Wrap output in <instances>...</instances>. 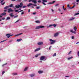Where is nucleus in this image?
Returning a JSON list of instances; mask_svg holds the SVG:
<instances>
[{
	"mask_svg": "<svg viewBox=\"0 0 79 79\" xmlns=\"http://www.w3.org/2000/svg\"><path fill=\"white\" fill-rule=\"evenodd\" d=\"M5 19V18H3L2 19V20H4Z\"/></svg>",
	"mask_w": 79,
	"mask_h": 79,
	"instance_id": "nucleus-55",
	"label": "nucleus"
},
{
	"mask_svg": "<svg viewBox=\"0 0 79 79\" xmlns=\"http://www.w3.org/2000/svg\"><path fill=\"white\" fill-rule=\"evenodd\" d=\"M21 40H22V39H18L17 40V42H20V41H21Z\"/></svg>",
	"mask_w": 79,
	"mask_h": 79,
	"instance_id": "nucleus-21",
	"label": "nucleus"
},
{
	"mask_svg": "<svg viewBox=\"0 0 79 79\" xmlns=\"http://www.w3.org/2000/svg\"><path fill=\"white\" fill-rule=\"evenodd\" d=\"M73 58V56H71L70 57L68 58V60H69L70 59H72V58Z\"/></svg>",
	"mask_w": 79,
	"mask_h": 79,
	"instance_id": "nucleus-30",
	"label": "nucleus"
},
{
	"mask_svg": "<svg viewBox=\"0 0 79 79\" xmlns=\"http://www.w3.org/2000/svg\"><path fill=\"white\" fill-rule=\"evenodd\" d=\"M75 6V5H74L72 7H71V9H73V8H74V7Z\"/></svg>",
	"mask_w": 79,
	"mask_h": 79,
	"instance_id": "nucleus-38",
	"label": "nucleus"
},
{
	"mask_svg": "<svg viewBox=\"0 0 79 79\" xmlns=\"http://www.w3.org/2000/svg\"><path fill=\"white\" fill-rule=\"evenodd\" d=\"M13 10L11 8H9L8 9V13H11V12H13Z\"/></svg>",
	"mask_w": 79,
	"mask_h": 79,
	"instance_id": "nucleus-8",
	"label": "nucleus"
},
{
	"mask_svg": "<svg viewBox=\"0 0 79 79\" xmlns=\"http://www.w3.org/2000/svg\"><path fill=\"white\" fill-rule=\"evenodd\" d=\"M18 15H16V16H14V18H17L18 17Z\"/></svg>",
	"mask_w": 79,
	"mask_h": 79,
	"instance_id": "nucleus-47",
	"label": "nucleus"
},
{
	"mask_svg": "<svg viewBox=\"0 0 79 79\" xmlns=\"http://www.w3.org/2000/svg\"><path fill=\"white\" fill-rule=\"evenodd\" d=\"M20 5H16L15 6V8H22V6H23V3L21 2L20 3Z\"/></svg>",
	"mask_w": 79,
	"mask_h": 79,
	"instance_id": "nucleus-2",
	"label": "nucleus"
},
{
	"mask_svg": "<svg viewBox=\"0 0 79 79\" xmlns=\"http://www.w3.org/2000/svg\"><path fill=\"white\" fill-rule=\"evenodd\" d=\"M6 40H4L2 41H1V42H0V43H2V42H5V41H6Z\"/></svg>",
	"mask_w": 79,
	"mask_h": 79,
	"instance_id": "nucleus-32",
	"label": "nucleus"
},
{
	"mask_svg": "<svg viewBox=\"0 0 79 79\" xmlns=\"http://www.w3.org/2000/svg\"><path fill=\"white\" fill-rule=\"evenodd\" d=\"M12 42V40H10L9 41V42Z\"/></svg>",
	"mask_w": 79,
	"mask_h": 79,
	"instance_id": "nucleus-59",
	"label": "nucleus"
},
{
	"mask_svg": "<svg viewBox=\"0 0 79 79\" xmlns=\"http://www.w3.org/2000/svg\"><path fill=\"white\" fill-rule=\"evenodd\" d=\"M9 8V6H7L4 7V9H8Z\"/></svg>",
	"mask_w": 79,
	"mask_h": 79,
	"instance_id": "nucleus-26",
	"label": "nucleus"
},
{
	"mask_svg": "<svg viewBox=\"0 0 79 79\" xmlns=\"http://www.w3.org/2000/svg\"><path fill=\"white\" fill-rule=\"evenodd\" d=\"M51 47H52V46H51L49 48V50H50V49H51Z\"/></svg>",
	"mask_w": 79,
	"mask_h": 79,
	"instance_id": "nucleus-50",
	"label": "nucleus"
},
{
	"mask_svg": "<svg viewBox=\"0 0 79 79\" xmlns=\"http://www.w3.org/2000/svg\"><path fill=\"white\" fill-rule=\"evenodd\" d=\"M52 26H54V27H56V24H55L52 25Z\"/></svg>",
	"mask_w": 79,
	"mask_h": 79,
	"instance_id": "nucleus-42",
	"label": "nucleus"
},
{
	"mask_svg": "<svg viewBox=\"0 0 79 79\" xmlns=\"http://www.w3.org/2000/svg\"><path fill=\"white\" fill-rule=\"evenodd\" d=\"M37 9H39L40 8V7L38 6L36 7Z\"/></svg>",
	"mask_w": 79,
	"mask_h": 79,
	"instance_id": "nucleus-48",
	"label": "nucleus"
},
{
	"mask_svg": "<svg viewBox=\"0 0 79 79\" xmlns=\"http://www.w3.org/2000/svg\"><path fill=\"white\" fill-rule=\"evenodd\" d=\"M59 4H57L55 5V6H59Z\"/></svg>",
	"mask_w": 79,
	"mask_h": 79,
	"instance_id": "nucleus-31",
	"label": "nucleus"
},
{
	"mask_svg": "<svg viewBox=\"0 0 79 79\" xmlns=\"http://www.w3.org/2000/svg\"><path fill=\"white\" fill-rule=\"evenodd\" d=\"M27 6H24L22 7V8H26V7H27Z\"/></svg>",
	"mask_w": 79,
	"mask_h": 79,
	"instance_id": "nucleus-43",
	"label": "nucleus"
},
{
	"mask_svg": "<svg viewBox=\"0 0 79 79\" xmlns=\"http://www.w3.org/2000/svg\"><path fill=\"white\" fill-rule=\"evenodd\" d=\"M28 67H26L24 69V71H27L28 69Z\"/></svg>",
	"mask_w": 79,
	"mask_h": 79,
	"instance_id": "nucleus-18",
	"label": "nucleus"
},
{
	"mask_svg": "<svg viewBox=\"0 0 79 79\" xmlns=\"http://www.w3.org/2000/svg\"><path fill=\"white\" fill-rule=\"evenodd\" d=\"M30 76L31 77H34V76H35V74L33 73L30 74Z\"/></svg>",
	"mask_w": 79,
	"mask_h": 79,
	"instance_id": "nucleus-11",
	"label": "nucleus"
},
{
	"mask_svg": "<svg viewBox=\"0 0 79 79\" xmlns=\"http://www.w3.org/2000/svg\"><path fill=\"white\" fill-rule=\"evenodd\" d=\"M49 41L51 42L50 44H54L56 42V40H53L52 39H49Z\"/></svg>",
	"mask_w": 79,
	"mask_h": 79,
	"instance_id": "nucleus-4",
	"label": "nucleus"
},
{
	"mask_svg": "<svg viewBox=\"0 0 79 79\" xmlns=\"http://www.w3.org/2000/svg\"><path fill=\"white\" fill-rule=\"evenodd\" d=\"M17 1L18 2H21V0H18Z\"/></svg>",
	"mask_w": 79,
	"mask_h": 79,
	"instance_id": "nucleus-56",
	"label": "nucleus"
},
{
	"mask_svg": "<svg viewBox=\"0 0 79 79\" xmlns=\"http://www.w3.org/2000/svg\"><path fill=\"white\" fill-rule=\"evenodd\" d=\"M35 22L36 23H40V21L39 20L36 21Z\"/></svg>",
	"mask_w": 79,
	"mask_h": 79,
	"instance_id": "nucleus-28",
	"label": "nucleus"
},
{
	"mask_svg": "<svg viewBox=\"0 0 79 79\" xmlns=\"http://www.w3.org/2000/svg\"><path fill=\"white\" fill-rule=\"evenodd\" d=\"M21 34H23V33H20L19 34H18L17 35H15V36H18V35H21Z\"/></svg>",
	"mask_w": 79,
	"mask_h": 79,
	"instance_id": "nucleus-27",
	"label": "nucleus"
},
{
	"mask_svg": "<svg viewBox=\"0 0 79 79\" xmlns=\"http://www.w3.org/2000/svg\"><path fill=\"white\" fill-rule=\"evenodd\" d=\"M5 73V72L4 71L2 72V75L4 74V73Z\"/></svg>",
	"mask_w": 79,
	"mask_h": 79,
	"instance_id": "nucleus-54",
	"label": "nucleus"
},
{
	"mask_svg": "<svg viewBox=\"0 0 79 79\" xmlns=\"http://www.w3.org/2000/svg\"><path fill=\"white\" fill-rule=\"evenodd\" d=\"M40 55V54H36L35 55V56L36 58H37V57H38V56H39Z\"/></svg>",
	"mask_w": 79,
	"mask_h": 79,
	"instance_id": "nucleus-22",
	"label": "nucleus"
},
{
	"mask_svg": "<svg viewBox=\"0 0 79 79\" xmlns=\"http://www.w3.org/2000/svg\"><path fill=\"white\" fill-rule=\"evenodd\" d=\"M6 64H7V63H6L5 64H4L2 65V67H3V66H5V65H6Z\"/></svg>",
	"mask_w": 79,
	"mask_h": 79,
	"instance_id": "nucleus-39",
	"label": "nucleus"
},
{
	"mask_svg": "<svg viewBox=\"0 0 79 79\" xmlns=\"http://www.w3.org/2000/svg\"><path fill=\"white\" fill-rule=\"evenodd\" d=\"M67 6L69 9H71V7L69 6V4L67 5Z\"/></svg>",
	"mask_w": 79,
	"mask_h": 79,
	"instance_id": "nucleus-19",
	"label": "nucleus"
},
{
	"mask_svg": "<svg viewBox=\"0 0 79 79\" xmlns=\"http://www.w3.org/2000/svg\"><path fill=\"white\" fill-rule=\"evenodd\" d=\"M72 51H70L68 53V55H70V54H71Z\"/></svg>",
	"mask_w": 79,
	"mask_h": 79,
	"instance_id": "nucleus-37",
	"label": "nucleus"
},
{
	"mask_svg": "<svg viewBox=\"0 0 79 79\" xmlns=\"http://www.w3.org/2000/svg\"><path fill=\"white\" fill-rule=\"evenodd\" d=\"M31 1L34 3V4H36L37 3V0H29V2H31Z\"/></svg>",
	"mask_w": 79,
	"mask_h": 79,
	"instance_id": "nucleus-5",
	"label": "nucleus"
},
{
	"mask_svg": "<svg viewBox=\"0 0 79 79\" xmlns=\"http://www.w3.org/2000/svg\"><path fill=\"white\" fill-rule=\"evenodd\" d=\"M64 6H63V10H66V9L64 8Z\"/></svg>",
	"mask_w": 79,
	"mask_h": 79,
	"instance_id": "nucleus-41",
	"label": "nucleus"
},
{
	"mask_svg": "<svg viewBox=\"0 0 79 79\" xmlns=\"http://www.w3.org/2000/svg\"><path fill=\"white\" fill-rule=\"evenodd\" d=\"M75 19V17H72L71 18L69 19V21H72V20H73V19Z\"/></svg>",
	"mask_w": 79,
	"mask_h": 79,
	"instance_id": "nucleus-17",
	"label": "nucleus"
},
{
	"mask_svg": "<svg viewBox=\"0 0 79 79\" xmlns=\"http://www.w3.org/2000/svg\"><path fill=\"white\" fill-rule=\"evenodd\" d=\"M28 12H29H29H30V9H29L28 10Z\"/></svg>",
	"mask_w": 79,
	"mask_h": 79,
	"instance_id": "nucleus-64",
	"label": "nucleus"
},
{
	"mask_svg": "<svg viewBox=\"0 0 79 79\" xmlns=\"http://www.w3.org/2000/svg\"><path fill=\"white\" fill-rule=\"evenodd\" d=\"M37 44L39 45H43V42H39L37 43Z\"/></svg>",
	"mask_w": 79,
	"mask_h": 79,
	"instance_id": "nucleus-14",
	"label": "nucleus"
},
{
	"mask_svg": "<svg viewBox=\"0 0 79 79\" xmlns=\"http://www.w3.org/2000/svg\"><path fill=\"white\" fill-rule=\"evenodd\" d=\"M70 32H72V33H73V34H76V31H73V30H70Z\"/></svg>",
	"mask_w": 79,
	"mask_h": 79,
	"instance_id": "nucleus-12",
	"label": "nucleus"
},
{
	"mask_svg": "<svg viewBox=\"0 0 79 79\" xmlns=\"http://www.w3.org/2000/svg\"><path fill=\"white\" fill-rule=\"evenodd\" d=\"M15 12H18V10H15Z\"/></svg>",
	"mask_w": 79,
	"mask_h": 79,
	"instance_id": "nucleus-61",
	"label": "nucleus"
},
{
	"mask_svg": "<svg viewBox=\"0 0 79 79\" xmlns=\"http://www.w3.org/2000/svg\"><path fill=\"white\" fill-rule=\"evenodd\" d=\"M55 1H54L52 2H49L48 3V4H53L54 3H55Z\"/></svg>",
	"mask_w": 79,
	"mask_h": 79,
	"instance_id": "nucleus-25",
	"label": "nucleus"
},
{
	"mask_svg": "<svg viewBox=\"0 0 79 79\" xmlns=\"http://www.w3.org/2000/svg\"><path fill=\"white\" fill-rule=\"evenodd\" d=\"M58 11H60V12H61V9H60V8H59L58 9Z\"/></svg>",
	"mask_w": 79,
	"mask_h": 79,
	"instance_id": "nucleus-34",
	"label": "nucleus"
},
{
	"mask_svg": "<svg viewBox=\"0 0 79 79\" xmlns=\"http://www.w3.org/2000/svg\"><path fill=\"white\" fill-rule=\"evenodd\" d=\"M51 10L52 12H53L54 11V10L53 9H51Z\"/></svg>",
	"mask_w": 79,
	"mask_h": 79,
	"instance_id": "nucleus-60",
	"label": "nucleus"
},
{
	"mask_svg": "<svg viewBox=\"0 0 79 79\" xmlns=\"http://www.w3.org/2000/svg\"><path fill=\"white\" fill-rule=\"evenodd\" d=\"M13 35H11L10 34H7L6 35V36H8L7 37V38H10L11 36H13Z\"/></svg>",
	"mask_w": 79,
	"mask_h": 79,
	"instance_id": "nucleus-9",
	"label": "nucleus"
},
{
	"mask_svg": "<svg viewBox=\"0 0 79 79\" xmlns=\"http://www.w3.org/2000/svg\"><path fill=\"white\" fill-rule=\"evenodd\" d=\"M38 2L39 3H40V2H41V1H40V0H39V1H38Z\"/></svg>",
	"mask_w": 79,
	"mask_h": 79,
	"instance_id": "nucleus-51",
	"label": "nucleus"
},
{
	"mask_svg": "<svg viewBox=\"0 0 79 79\" xmlns=\"http://www.w3.org/2000/svg\"><path fill=\"white\" fill-rule=\"evenodd\" d=\"M40 50V48H38L36 49L35 50L34 52H38V51H39V50Z\"/></svg>",
	"mask_w": 79,
	"mask_h": 79,
	"instance_id": "nucleus-16",
	"label": "nucleus"
},
{
	"mask_svg": "<svg viewBox=\"0 0 79 79\" xmlns=\"http://www.w3.org/2000/svg\"><path fill=\"white\" fill-rule=\"evenodd\" d=\"M52 26H53V25H50L49 26V27H47V28L48 27H51Z\"/></svg>",
	"mask_w": 79,
	"mask_h": 79,
	"instance_id": "nucleus-35",
	"label": "nucleus"
},
{
	"mask_svg": "<svg viewBox=\"0 0 79 79\" xmlns=\"http://www.w3.org/2000/svg\"><path fill=\"white\" fill-rule=\"evenodd\" d=\"M42 3L43 4V5H46V4L45 3L46 2H47V0H42Z\"/></svg>",
	"mask_w": 79,
	"mask_h": 79,
	"instance_id": "nucleus-7",
	"label": "nucleus"
},
{
	"mask_svg": "<svg viewBox=\"0 0 79 79\" xmlns=\"http://www.w3.org/2000/svg\"><path fill=\"white\" fill-rule=\"evenodd\" d=\"M24 14V12H23L21 13V15H23Z\"/></svg>",
	"mask_w": 79,
	"mask_h": 79,
	"instance_id": "nucleus-62",
	"label": "nucleus"
},
{
	"mask_svg": "<svg viewBox=\"0 0 79 79\" xmlns=\"http://www.w3.org/2000/svg\"><path fill=\"white\" fill-rule=\"evenodd\" d=\"M9 19H10V17H7V18L6 19V20H9Z\"/></svg>",
	"mask_w": 79,
	"mask_h": 79,
	"instance_id": "nucleus-33",
	"label": "nucleus"
},
{
	"mask_svg": "<svg viewBox=\"0 0 79 79\" xmlns=\"http://www.w3.org/2000/svg\"><path fill=\"white\" fill-rule=\"evenodd\" d=\"M21 11H23V10H21L19 11V12H21Z\"/></svg>",
	"mask_w": 79,
	"mask_h": 79,
	"instance_id": "nucleus-58",
	"label": "nucleus"
},
{
	"mask_svg": "<svg viewBox=\"0 0 79 79\" xmlns=\"http://www.w3.org/2000/svg\"><path fill=\"white\" fill-rule=\"evenodd\" d=\"M56 55V53H54V55H53V56H55Z\"/></svg>",
	"mask_w": 79,
	"mask_h": 79,
	"instance_id": "nucleus-40",
	"label": "nucleus"
},
{
	"mask_svg": "<svg viewBox=\"0 0 79 79\" xmlns=\"http://www.w3.org/2000/svg\"><path fill=\"white\" fill-rule=\"evenodd\" d=\"M19 20H20L19 19L17 21L15 22V23H18V21H19Z\"/></svg>",
	"mask_w": 79,
	"mask_h": 79,
	"instance_id": "nucleus-44",
	"label": "nucleus"
},
{
	"mask_svg": "<svg viewBox=\"0 0 79 79\" xmlns=\"http://www.w3.org/2000/svg\"><path fill=\"white\" fill-rule=\"evenodd\" d=\"M37 6V5L35 4H32L31 3H29V4H28L27 6Z\"/></svg>",
	"mask_w": 79,
	"mask_h": 79,
	"instance_id": "nucleus-6",
	"label": "nucleus"
},
{
	"mask_svg": "<svg viewBox=\"0 0 79 79\" xmlns=\"http://www.w3.org/2000/svg\"><path fill=\"white\" fill-rule=\"evenodd\" d=\"M38 73L39 74H42L44 73V72L42 70H39L38 71Z\"/></svg>",
	"mask_w": 79,
	"mask_h": 79,
	"instance_id": "nucleus-15",
	"label": "nucleus"
},
{
	"mask_svg": "<svg viewBox=\"0 0 79 79\" xmlns=\"http://www.w3.org/2000/svg\"><path fill=\"white\" fill-rule=\"evenodd\" d=\"M74 36H73L72 37V39H74Z\"/></svg>",
	"mask_w": 79,
	"mask_h": 79,
	"instance_id": "nucleus-49",
	"label": "nucleus"
},
{
	"mask_svg": "<svg viewBox=\"0 0 79 79\" xmlns=\"http://www.w3.org/2000/svg\"><path fill=\"white\" fill-rule=\"evenodd\" d=\"M13 74L14 75H17L18 74L17 73H13Z\"/></svg>",
	"mask_w": 79,
	"mask_h": 79,
	"instance_id": "nucleus-46",
	"label": "nucleus"
},
{
	"mask_svg": "<svg viewBox=\"0 0 79 79\" xmlns=\"http://www.w3.org/2000/svg\"><path fill=\"white\" fill-rule=\"evenodd\" d=\"M45 27V26H37L35 28V29H39L41 28H44Z\"/></svg>",
	"mask_w": 79,
	"mask_h": 79,
	"instance_id": "nucleus-3",
	"label": "nucleus"
},
{
	"mask_svg": "<svg viewBox=\"0 0 79 79\" xmlns=\"http://www.w3.org/2000/svg\"><path fill=\"white\" fill-rule=\"evenodd\" d=\"M1 15L2 16H3L4 15H6V13L5 12H3V13H2Z\"/></svg>",
	"mask_w": 79,
	"mask_h": 79,
	"instance_id": "nucleus-23",
	"label": "nucleus"
},
{
	"mask_svg": "<svg viewBox=\"0 0 79 79\" xmlns=\"http://www.w3.org/2000/svg\"><path fill=\"white\" fill-rule=\"evenodd\" d=\"M77 55H78V56H79V51L77 52Z\"/></svg>",
	"mask_w": 79,
	"mask_h": 79,
	"instance_id": "nucleus-45",
	"label": "nucleus"
},
{
	"mask_svg": "<svg viewBox=\"0 0 79 79\" xmlns=\"http://www.w3.org/2000/svg\"><path fill=\"white\" fill-rule=\"evenodd\" d=\"M10 16H11V17H13V16H14V15H13V13H11L10 14Z\"/></svg>",
	"mask_w": 79,
	"mask_h": 79,
	"instance_id": "nucleus-20",
	"label": "nucleus"
},
{
	"mask_svg": "<svg viewBox=\"0 0 79 79\" xmlns=\"http://www.w3.org/2000/svg\"><path fill=\"white\" fill-rule=\"evenodd\" d=\"M46 59H45V56H41L40 58V63H42V61H45Z\"/></svg>",
	"mask_w": 79,
	"mask_h": 79,
	"instance_id": "nucleus-1",
	"label": "nucleus"
},
{
	"mask_svg": "<svg viewBox=\"0 0 79 79\" xmlns=\"http://www.w3.org/2000/svg\"><path fill=\"white\" fill-rule=\"evenodd\" d=\"M79 2V0H76L77 2Z\"/></svg>",
	"mask_w": 79,
	"mask_h": 79,
	"instance_id": "nucleus-57",
	"label": "nucleus"
},
{
	"mask_svg": "<svg viewBox=\"0 0 79 79\" xmlns=\"http://www.w3.org/2000/svg\"><path fill=\"white\" fill-rule=\"evenodd\" d=\"M79 15V13L75 14L74 15V16H76V15Z\"/></svg>",
	"mask_w": 79,
	"mask_h": 79,
	"instance_id": "nucleus-29",
	"label": "nucleus"
},
{
	"mask_svg": "<svg viewBox=\"0 0 79 79\" xmlns=\"http://www.w3.org/2000/svg\"><path fill=\"white\" fill-rule=\"evenodd\" d=\"M6 11H7L6 10H4V12H6Z\"/></svg>",
	"mask_w": 79,
	"mask_h": 79,
	"instance_id": "nucleus-63",
	"label": "nucleus"
},
{
	"mask_svg": "<svg viewBox=\"0 0 79 79\" xmlns=\"http://www.w3.org/2000/svg\"><path fill=\"white\" fill-rule=\"evenodd\" d=\"M4 1V0H2L0 2V3H1V5H4V4H5V2H4L3 3V2Z\"/></svg>",
	"mask_w": 79,
	"mask_h": 79,
	"instance_id": "nucleus-13",
	"label": "nucleus"
},
{
	"mask_svg": "<svg viewBox=\"0 0 79 79\" xmlns=\"http://www.w3.org/2000/svg\"><path fill=\"white\" fill-rule=\"evenodd\" d=\"M73 29H74L75 31H76V30H77V29L76 28V27H74V28H73Z\"/></svg>",
	"mask_w": 79,
	"mask_h": 79,
	"instance_id": "nucleus-24",
	"label": "nucleus"
},
{
	"mask_svg": "<svg viewBox=\"0 0 79 79\" xmlns=\"http://www.w3.org/2000/svg\"><path fill=\"white\" fill-rule=\"evenodd\" d=\"M9 7H13V5L12 4H11L10 5Z\"/></svg>",
	"mask_w": 79,
	"mask_h": 79,
	"instance_id": "nucleus-36",
	"label": "nucleus"
},
{
	"mask_svg": "<svg viewBox=\"0 0 79 79\" xmlns=\"http://www.w3.org/2000/svg\"><path fill=\"white\" fill-rule=\"evenodd\" d=\"M66 77H70L69 76H65Z\"/></svg>",
	"mask_w": 79,
	"mask_h": 79,
	"instance_id": "nucleus-53",
	"label": "nucleus"
},
{
	"mask_svg": "<svg viewBox=\"0 0 79 79\" xmlns=\"http://www.w3.org/2000/svg\"><path fill=\"white\" fill-rule=\"evenodd\" d=\"M60 32H57L56 33H55L54 35V37H57L58 35Z\"/></svg>",
	"mask_w": 79,
	"mask_h": 79,
	"instance_id": "nucleus-10",
	"label": "nucleus"
},
{
	"mask_svg": "<svg viewBox=\"0 0 79 79\" xmlns=\"http://www.w3.org/2000/svg\"><path fill=\"white\" fill-rule=\"evenodd\" d=\"M35 14H36V12H34L33 13V15H35Z\"/></svg>",
	"mask_w": 79,
	"mask_h": 79,
	"instance_id": "nucleus-52",
	"label": "nucleus"
}]
</instances>
